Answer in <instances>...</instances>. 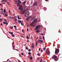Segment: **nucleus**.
Returning <instances> with one entry per match:
<instances>
[{
    "instance_id": "1",
    "label": "nucleus",
    "mask_w": 62,
    "mask_h": 62,
    "mask_svg": "<svg viewBox=\"0 0 62 62\" xmlns=\"http://www.w3.org/2000/svg\"><path fill=\"white\" fill-rule=\"evenodd\" d=\"M23 6L20 5L19 8V9L21 10L20 13L21 14H24L25 12V9L23 10Z\"/></svg>"
},
{
    "instance_id": "2",
    "label": "nucleus",
    "mask_w": 62,
    "mask_h": 62,
    "mask_svg": "<svg viewBox=\"0 0 62 62\" xmlns=\"http://www.w3.org/2000/svg\"><path fill=\"white\" fill-rule=\"evenodd\" d=\"M38 22V21H37V20L36 19H35L33 21V22L31 24V26H34V23H37Z\"/></svg>"
},
{
    "instance_id": "3",
    "label": "nucleus",
    "mask_w": 62,
    "mask_h": 62,
    "mask_svg": "<svg viewBox=\"0 0 62 62\" xmlns=\"http://www.w3.org/2000/svg\"><path fill=\"white\" fill-rule=\"evenodd\" d=\"M40 28V26L39 25L37 26L35 28V30H38Z\"/></svg>"
},
{
    "instance_id": "4",
    "label": "nucleus",
    "mask_w": 62,
    "mask_h": 62,
    "mask_svg": "<svg viewBox=\"0 0 62 62\" xmlns=\"http://www.w3.org/2000/svg\"><path fill=\"white\" fill-rule=\"evenodd\" d=\"M54 59L55 61H57L58 60V58H57V56L56 55L54 56Z\"/></svg>"
},
{
    "instance_id": "5",
    "label": "nucleus",
    "mask_w": 62,
    "mask_h": 62,
    "mask_svg": "<svg viewBox=\"0 0 62 62\" xmlns=\"http://www.w3.org/2000/svg\"><path fill=\"white\" fill-rule=\"evenodd\" d=\"M2 14L4 16H5L6 17H7V16H8V13L7 12L4 13V14L3 13Z\"/></svg>"
},
{
    "instance_id": "6",
    "label": "nucleus",
    "mask_w": 62,
    "mask_h": 62,
    "mask_svg": "<svg viewBox=\"0 0 62 62\" xmlns=\"http://www.w3.org/2000/svg\"><path fill=\"white\" fill-rule=\"evenodd\" d=\"M46 53L47 55H50V54L49 53V51L48 50H47V49L46 50Z\"/></svg>"
},
{
    "instance_id": "7",
    "label": "nucleus",
    "mask_w": 62,
    "mask_h": 62,
    "mask_svg": "<svg viewBox=\"0 0 62 62\" xmlns=\"http://www.w3.org/2000/svg\"><path fill=\"white\" fill-rule=\"evenodd\" d=\"M59 52V49H56L55 51V54H57Z\"/></svg>"
},
{
    "instance_id": "8",
    "label": "nucleus",
    "mask_w": 62,
    "mask_h": 62,
    "mask_svg": "<svg viewBox=\"0 0 62 62\" xmlns=\"http://www.w3.org/2000/svg\"><path fill=\"white\" fill-rule=\"evenodd\" d=\"M39 41L40 44H42L43 42V41L41 40L40 39H39Z\"/></svg>"
},
{
    "instance_id": "9",
    "label": "nucleus",
    "mask_w": 62,
    "mask_h": 62,
    "mask_svg": "<svg viewBox=\"0 0 62 62\" xmlns=\"http://www.w3.org/2000/svg\"><path fill=\"white\" fill-rule=\"evenodd\" d=\"M14 20L15 21L14 22L15 23H17V21L18 20L16 18H14Z\"/></svg>"
},
{
    "instance_id": "10",
    "label": "nucleus",
    "mask_w": 62,
    "mask_h": 62,
    "mask_svg": "<svg viewBox=\"0 0 62 62\" xmlns=\"http://www.w3.org/2000/svg\"><path fill=\"white\" fill-rule=\"evenodd\" d=\"M24 15L25 17H28V16H29V15L26 13H25Z\"/></svg>"
},
{
    "instance_id": "11",
    "label": "nucleus",
    "mask_w": 62,
    "mask_h": 62,
    "mask_svg": "<svg viewBox=\"0 0 62 62\" xmlns=\"http://www.w3.org/2000/svg\"><path fill=\"white\" fill-rule=\"evenodd\" d=\"M33 6H37V2H35L33 4Z\"/></svg>"
},
{
    "instance_id": "12",
    "label": "nucleus",
    "mask_w": 62,
    "mask_h": 62,
    "mask_svg": "<svg viewBox=\"0 0 62 62\" xmlns=\"http://www.w3.org/2000/svg\"><path fill=\"white\" fill-rule=\"evenodd\" d=\"M25 3H26V1H25L23 3V5H25Z\"/></svg>"
},
{
    "instance_id": "13",
    "label": "nucleus",
    "mask_w": 62,
    "mask_h": 62,
    "mask_svg": "<svg viewBox=\"0 0 62 62\" xmlns=\"http://www.w3.org/2000/svg\"><path fill=\"white\" fill-rule=\"evenodd\" d=\"M36 32H37V33H39V30H37L36 31Z\"/></svg>"
},
{
    "instance_id": "14",
    "label": "nucleus",
    "mask_w": 62,
    "mask_h": 62,
    "mask_svg": "<svg viewBox=\"0 0 62 62\" xmlns=\"http://www.w3.org/2000/svg\"><path fill=\"white\" fill-rule=\"evenodd\" d=\"M8 19H9V20H10V19H11V17L10 16L8 17Z\"/></svg>"
},
{
    "instance_id": "15",
    "label": "nucleus",
    "mask_w": 62,
    "mask_h": 62,
    "mask_svg": "<svg viewBox=\"0 0 62 62\" xmlns=\"http://www.w3.org/2000/svg\"><path fill=\"white\" fill-rule=\"evenodd\" d=\"M18 23H22V21L20 20L19 21H18Z\"/></svg>"
},
{
    "instance_id": "16",
    "label": "nucleus",
    "mask_w": 62,
    "mask_h": 62,
    "mask_svg": "<svg viewBox=\"0 0 62 62\" xmlns=\"http://www.w3.org/2000/svg\"><path fill=\"white\" fill-rule=\"evenodd\" d=\"M18 4H21V1L20 0H19L18 1Z\"/></svg>"
},
{
    "instance_id": "17",
    "label": "nucleus",
    "mask_w": 62,
    "mask_h": 62,
    "mask_svg": "<svg viewBox=\"0 0 62 62\" xmlns=\"http://www.w3.org/2000/svg\"><path fill=\"white\" fill-rule=\"evenodd\" d=\"M30 59H31V60H32L33 59V58L32 57V56H31L30 57Z\"/></svg>"
},
{
    "instance_id": "18",
    "label": "nucleus",
    "mask_w": 62,
    "mask_h": 62,
    "mask_svg": "<svg viewBox=\"0 0 62 62\" xmlns=\"http://www.w3.org/2000/svg\"><path fill=\"white\" fill-rule=\"evenodd\" d=\"M26 38L27 39H29V37H28V36H27L26 37Z\"/></svg>"
},
{
    "instance_id": "19",
    "label": "nucleus",
    "mask_w": 62,
    "mask_h": 62,
    "mask_svg": "<svg viewBox=\"0 0 62 62\" xmlns=\"http://www.w3.org/2000/svg\"><path fill=\"white\" fill-rule=\"evenodd\" d=\"M3 18H0V22H2V20H3Z\"/></svg>"
},
{
    "instance_id": "20",
    "label": "nucleus",
    "mask_w": 62,
    "mask_h": 62,
    "mask_svg": "<svg viewBox=\"0 0 62 62\" xmlns=\"http://www.w3.org/2000/svg\"><path fill=\"white\" fill-rule=\"evenodd\" d=\"M20 4L19 3H18L17 4V5L18 6V7H19L20 6Z\"/></svg>"
},
{
    "instance_id": "21",
    "label": "nucleus",
    "mask_w": 62,
    "mask_h": 62,
    "mask_svg": "<svg viewBox=\"0 0 62 62\" xmlns=\"http://www.w3.org/2000/svg\"><path fill=\"white\" fill-rule=\"evenodd\" d=\"M3 12H4V13H5L6 12V10L4 9L3 10Z\"/></svg>"
},
{
    "instance_id": "22",
    "label": "nucleus",
    "mask_w": 62,
    "mask_h": 62,
    "mask_svg": "<svg viewBox=\"0 0 62 62\" xmlns=\"http://www.w3.org/2000/svg\"><path fill=\"white\" fill-rule=\"evenodd\" d=\"M35 46V45L34 44H33L32 45V47H34Z\"/></svg>"
},
{
    "instance_id": "23",
    "label": "nucleus",
    "mask_w": 62,
    "mask_h": 62,
    "mask_svg": "<svg viewBox=\"0 0 62 62\" xmlns=\"http://www.w3.org/2000/svg\"><path fill=\"white\" fill-rule=\"evenodd\" d=\"M12 37H15V35L13 34H12Z\"/></svg>"
},
{
    "instance_id": "24",
    "label": "nucleus",
    "mask_w": 62,
    "mask_h": 62,
    "mask_svg": "<svg viewBox=\"0 0 62 62\" xmlns=\"http://www.w3.org/2000/svg\"><path fill=\"white\" fill-rule=\"evenodd\" d=\"M57 47L58 48H60V46L59 45H58L57 46Z\"/></svg>"
},
{
    "instance_id": "25",
    "label": "nucleus",
    "mask_w": 62,
    "mask_h": 62,
    "mask_svg": "<svg viewBox=\"0 0 62 62\" xmlns=\"http://www.w3.org/2000/svg\"><path fill=\"white\" fill-rule=\"evenodd\" d=\"M4 21H5V22H7V20L6 19H4Z\"/></svg>"
},
{
    "instance_id": "26",
    "label": "nucleus",
    "mask_w": 62,
    "mask_h": 62,
    "mask_svg": "<svg viewBox=\"0 0 62 62\" xmlns=\"http://www.w3.org/2000/svg\"><path fill=\"white\" fill-rule=\"evenodd\" d=\"M29 49V48H27V47H26V50H28Z\"/></svg>"
},
{
    "instance_id": "27",
    "label": "nucleus",
    "mask_w": 62,
    "mask_h": 62,
    "mask_svg": "<svg viewBox=\"0 0 62 62\" xmlns=\"http://www.w3.org/2000/svg\"><path fill=\"white\" fill-rule=\"evenodd\" d=\"M21 25H22L23 26V25H24V24H23V23H21Z\"/></svg>"
},
{
    "instance_id": "28",
    "label": "nucleus",
    "mask_w": 62,
    "mask_h": 62,
    "mask_svg": "<svg viewBox=\"0 0 62 62\" xmlns=\"http://www.w3.org/2000/svg\"><path fill=\"white\" fill-rule=\"evenodd\" d=\"M15 2L16 3H17V1L16 0H15Z\"/></svg>"
},
{
    "instance_id": "29",
    "label": "nucleus",
    "mask_w": 62,
    "mask_h": 62,
    "mask_svg": "<svg viewBox=\"0 0 62 62\" xmlns=\"http://www.w3.org/2000/svg\"><path fill=\"white\" fill-rule=\"evenodd\" d=\"M18 19H22V18H20V17H18Z\"/></svg>"
},
{
    "instance_id": "30",
    "label": "nucleus",
    "mask_w": 62,
    "mask_h": 62,
    "mask_svg": "<svg viewBox=\"0 0 62 62\" xmlns=\"http://www.w3.org/2000/svg\"><path fill=\"white\" fill-rule=\"evenodd\" d=\"M28 51H29V52H30V51H31V49H29L28 50Z\"/></svg>"
},
{
    "instance_id": "31",
    "label": "nucleus",
    "mask_w": 62,
    "mask_h": 62,
    "mask_svg": "<svg viewBox=\"0 0 62 62\" xmlns=\"http://www.w3.org/2000/svg\"><path fill=\"white\" fill-rule=\"evenodd\" d=\"M5 24H8V23H7V22H6L5 23Z\"/></svg>"
},
{
    "instance_id": "32",
    "label": "nucleus",
    "mask_w": 62,
    "mask_h": 62,
    "mask_svg": "<svg viewBox=\"0 0 62 62\" xmlns=\"http://www.w3.org/2000/svg\"><path fill=\"white\" fill-rule=\"evenodd\" d=\"M42 60L41 59L40 60V62H42Z\"/></svg>"
},
{
    "instance_id": "33",
    "label": "nucleus",
    "mask_w": 62,
    "mask_h": 62,
    "mask_svg": "<svg viewBox=\"0 0 62 62\" xmlns=\"http://www.w3.org/2000/svg\"><path fill=\"white\" fill-rule=\"evenodd\" d=\"M37 55H38V56H40V55L39 54H37Z\"/></svg>"
},
{
    "instance_id": "34",
    "label": "nucleus",
    "mask_w": 62,
    "mask_h": 62,
    "mask_svg": "<svg viewBox=\"0 0 62 62\" xmlns=\"http://www.w3.org/2000/svg\"><path fill=\"white\" fill-rule=\"evenodd\" d=\"M10 34H11V35H12V34H13V33L12 32H11V33Z\"/></svg>"
},
{
    "instance_id": "35",
    "label": "nucleus",
    "mask_w": 62,
    "mask_h": 62,
    "mask_svg": "<svg viewBox=\"0 0 62 62\" xmlns=\"http://www.w3.org/2000/svg\"><path fill=\"white\" fill-rule=\"evenodd\" d=\"M37 43H38V42H36V46H37Z\"/></svg>"
},
{
    "instance_id": "36",
    "label": "nucleus",
    "mask_w": 62,
    "mask_h": 62,
    "mask_svg": "<svg viewBox=\"0 0 62 62\" xmlns=\"http://www.w3.org/2000/svg\"><path fill=\"white\" fill-rule=\"evenodd\" d=\"M14 27H15V28H16L17 27H16V26H14Z\"/></svg>"
},
{
    "instance_id": "37",
    "label": "nucleus",
    "mask_w": 62,
    "mask_h": 62,
    "mask_svg": "<svg viewBox=\"0 0 62 62\" xmlns=\"http://www.w3.org/2000/svg\"><path fill=\"white\" fill-rule=\"evenodd\" d=\"M3 23H4V24H5L6 22H4Z\"/></svg>"
},
{
    "instance_id": "38",
    "label": "nucleus",
    "mask_w": 62,
    "mask_h": 62,
    "mask_svg": "<svg viewBox=\"0 0 62 62\" xmlns=\"http://www.w3.org/2000/svg\"><path fill=\"white\" fill-rule=\"evenodd\" d=\"M43 38L44 39V40H45V37H44V36H43Z\"/></svg>"
},
{
    "instance_id": "39",
    "label": "nucleus",
    "mask_w": 62,
    "mask_h": 62,
    "mask_svg": "<svg viewBox=\"0 0 62 62\" xmlns=\"http://www.w3.org/2000/svg\"><path fill=\"white\" fill-rule=\"evenodd\" d=\"M13 28V27H10V28L11 29H12Z\"/></svg>"
},
{
    "instance_id": "40",
    "label": "nucleus",
    "mask_w": 62,
    "mask_h": 62,
    "mask_svg": "<svg viewBox=\"0 0 62 62\" xmlns=\"http://www.w3.org/2000/svg\"><path fill=\"white\" fill-rule=\"evenodd\" d=\"M12 45H13L14 44V42H13V43H12Z\"/></svg>"
},
{
    "instance_id": "41",
    "label": "nucleus",
    "mask_w": 62,
    "mask_h": 62,
    "mask_svg": "<svg viewBox=\"0 0 62 62\" xmlns=\"http://www.w3.org/2000/svg\"><path fill=\"white\" fill-rule=\"evenodd\" d=\"M21 54L22 55H23V53H21Z\"/></svg>"
},
{
    "instance_id": "42",
    "label": "nucleus",
    "mask_w": 62,
    "mask_h": 62,
    "mask_svg": "<svg viewBox=\"0 0 62 62\" xmlns=\"http://www.w3.org/2000/svg\"><path fill=\"white\" fill-rule=\"evenodd\" d=\"M28 54H31V53L29 52V53H28Z\"/></svg>"
},
{
    "instance_id": "43",
    "label": "nucleus",
    "mask_w": 62,
    "mask_h": 62,
    "mask_svg": "<svg viewBox=\"0 0 62 62\" xmlns=\"http://www.w3.org/2000/svg\"><path fill=\"white\" fill-rule=\"evenodd\" d=\"M41 52H43V50H41Z\"/></svg>"
},
{
    "instance_id": "44",
    "label": "nucleus",
    "mask_w": 62,
    "mask_h": 62,
    "mask_svg": "<svg viewBox=\"0 0 62 62\" xmlns=\"http://www.w3.org/2000/svg\"><path fill=\"white\" fill-rule=\"evenodd\" d=\"M39 59H40L39 58H38L37 59V60H38V61L39 60Z\"/></svg>"
},
{
    "instance_id": "45",
    "label": "nucleus",
    "mask_w": 62,
    "mask_h": 62,
    "mask_svg": "<svg viewBox=\"0 0 62 62\" xmlns=\"http://www.w3.org/2000/svg\"><path fill=\"white\" fill-rule=\"evenodd\" d=\"M17 17H18H18H20V16L19 15H18L17 16Z\"/></svg>"
},
{
    "instance_id": "46",
    "label": "nucleus",
    "mask_w": 62,
    "mask_h": 62,
    "mask_svg": "<svg viewBox=\"0 0 62 62\" xmlns=\"http://www.w3.org/2000/svg\"><path fill=\"white\" fill-rule=\"evenodd\" d=\"M40 49H41V48H40L39 49V51H40Z\"/></svg>"
},
{
    "instance_id": "47",
    "label": "nucleus",
    "mask_w": 62,
    "mask_h": 62,
    "mask_svg": "<svg viewBox=\"0 0 62 62\" xmlns=\"http://www.w3.org/2000/svg\"><path fill=\"white\" fill-rule=\"evenodd\" d=\"M19 56H20V57H22V56H21V55L20 54H19Z\"/></svg>"
},
{
    "instance_id": "48",
    "label": "nucleus",
    "mask_w": 62,
    "mask_h": 62,
    "mask_svg": "<svg viewBox=\"0 0 62 62\" xmlns=\"http://www.w3.org/2000/svg\"><path fill=\"white\" fill-rule=\"evenodd\" d=\"M27 31L28 32V31H29V30L28 29H27Z\"/></svg>"
},
{
    "instance_id": "49",
    "label": "nucleus",
    "mask_w": 62,
    "mask_h": 62,
    "mask_svg": "<svg viewBox=\"0 0 62 62\" xmlns=\"http://www.w3.org/2000/svg\"><path fill=\"white\" fill-rule=\"evenodd\" d=\"M1 26L3 25V24H2V23H1Z\"/></svg>"
},
{
    "instance_id": "50",
    "label": "nucleus",
    "mask_w": 62,
    "mask_h": 62,
    "mask_svg": "<svg viewBox=\"0 0 62 62\" xmlns=\"http://www.w3.org/2000/svg\"><path fill=\"white\" fill-rule=\"evenodd\" d=\"M3 0L2 2H5V1L4 0Z\"/></svg>"
},
{
    "instance_id": "51",
    "label": "nucleus",
    "mask_w": 62,
    "mask_h": 62,
    "mask_svg": "<svg viewBox=\"0 0 62 62\" xmlns=\"http://www.w3.org/2000/svg\"><path fill=\"white\" fill-rule=\"evenodd\" d=\"M29 17H28L27 18V19H28V20H29Z\"/></svg>"
},
{
    "instance_id": "52",
    "label": "nucleus",
    "mask_w": 62,
    "mask_h": 62,
    "mask_svg": "<svg viewBox=\"0 0 62 62\" xmlns=\"http://www.w3.org/2000/svg\"><path fill=\"white\" fill-rule=\"evenodd\" d=\"M29 42V40H28L27 41V42Z\"/></svg>"
},
{
    "instance_id": "53",
    "label": "nucleus",
    "mask_w": 62,
    "mask_h": 62,
    "mask_svg": "<svg viewBox=\"0 0 62 62\" xmlns=\"http://www.w3.org/2000/svg\"><path fill=\"white\" fill-rule=\"evenodd\" d=\"M43 49H44V51H45V47Z\"/></svg>"
},
{
    "instance_id": "54",
    "label": "nucleus",
    "mask_w": 62,
    "mask_h": 62,
    "mask_svg": "<svg viewBox=\"0 0 62 62\" xmlns=\"http://www.w3.org/2000/svg\"><path fill=\"white\" fill-rule=\"evenodd\" d=\"M13 48H15V46H13Z\"/></svg>"
},
{
    "instance_id": "55",
    "label": "nucleus",
    "mask_w": 62,
    "mask_h": 62,
    "mask_svg": "<svg viewBox=\"0 0 62 62\" xmlns=\"http://www.w3.org/2000/svg\"><path fill=\"white\" fill-rule=\"evenodd\" d=\"M2 17V16H1V15H0V18H1Z\"/></svg>"
},
{
    "instance_id": "56",
    "label": "nucleus",
    "mask_w": 62,
    "mask_h": 62,
    "mask_svg": "<svg viewBox=\"0 0 62 62\" xmlns=\"http://www.w3.org/2000/svg\"><path fill=\"white\" fill-rule=\"evenodd\" d=\"M48 0H45V1H46V2H47V1H48Z\"/></svg>"
},
{
    "instance_id": "57",
    "label": "nucleus",
    "mask_w": 62,
    "mask_h": 62,
    "mask_svg": "<svg viewBox=\"0 0 62 62\" xmlns=\"http://www.w3.org/2000/svg\"><path fill=\"white\" fill-rule=\"evenodd\" d=\"M9 34H11V32H10V31H9Z\"/></svg>"
},
{
    "instance_id": "58",
    "label": "nucleus",
    "mask_w": 62,
    "mask_h": 62,
    "mask_svg": "<svg viewBox=\"0 0 62 62\" xmlns=\"http://www.w3.org/2000/svg\"><path fill=\"white\" fill-rule=\"evenodd\" d=\"M7 0H5V2H7Z\"/></svg>"
},
{
    "instance_id": "59",
    "label": "nucleus",
    "mask_w": 62,
    "mask_h": 62,
    "mask_svg": "<svg viewBox=\"0 0 62 62\" xmlns=\"http://www.w3.org/2000/svg\"><path fill=\"white\" fill-rule=\"evenodd\" d=\"M44 9V10H46V9H47V8H46L45 10V9Z\"/></svg>"
},
{
    "instance_id": "60",
    "label": "nucleus",
    "mask_w": 62,
    "mask_h": 62,
    "mask_svg": "<svg viewBox=\"0 0 62 62\" xmlns=\"http://www.w3.org/2000/svg\"><path fill=\"white\" fill-rule=\"evenodd\" d=\"M22 32H24L23 30H22Z\"/></svg>"
},
{
    "instance_id": "61",
    "label": "nucleus",
    "mask_w": 62,
    "mask_h": 62,
    "mask_svg": "<svg viewBox=\"0 0 62 62\" xmlns=\"http://www.w3.org/2000/svg\"><path fill=\"white\" fill-rule=\"evenodd\" d=\"M15 29H16V30H17V28H15Z\"/></svg>"
},
{
    "instance_id": "62",
    "label": "nucleus",
    "mask_w": 62,
    "mask_h": 62,
    "mask_svg": "<svg viewBox=\"0 0 62 62\" xmlns=\"http://www.w3.org/2000/svg\"><path fill=\"white\" fill-rule=\"evenodd\" d=\"M22 36H23V35H21L20 36V37H22Z\"/></svg>"
},
{
    "instance_id": "63",
    "label": "nucleus",
    "mask_w": 62,
    "mask_h": 62,
    "mask_svg": "<svg viewBox=\"0 0 62 62\" xmlns=\"http://www.w3.org/2000/svg\"><path fill=\"white\" fill-rule=\"evenodd\" d=\"M12 18L13 19H14V17H12Z\"/></svg>"
},
{
    "instance_id": "64",
    "label": "nucleus",
    "mask_w": 62,
    "mask_h": 62,
    "mask_svg": "<svg viewBox=\"0 0 62 62\" xmlns=\"http://www.w3.org/2000/svg\"><path fill=\"white\" fill-rule=\"evenodd\" d=\"M18 61H19V62H20V60H18Z\"/></svg>"
}]
</instances>
